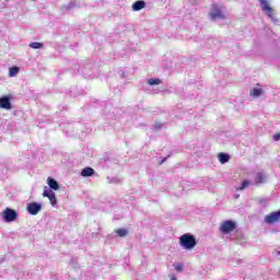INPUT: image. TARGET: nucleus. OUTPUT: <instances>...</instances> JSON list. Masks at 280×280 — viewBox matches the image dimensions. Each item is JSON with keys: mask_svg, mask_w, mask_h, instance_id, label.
Masks as SVG:
<instances>
[{"mask_svg": "<svg viewBox=\"0 0 280 280\" xmlns=\"http://www.w3.org/2000/svg\"><path fill=\"white\" fill-rule=\"evenodd\" d=\"M179 244L182 247L185 248V250H191L196 248V244H197L196 236L189 233L183 234L179 237Z\"/></svg>", "mask_w": 280, "mask_h": 280, "instance_id": "f257e3e1", "label": "nucleus"}, {"mask_svg": "<svg viewBox=\"0 0 280 280\" xmlns=\"http://www.w3.org/2000/svg\"><path fill=\"white\" fill-rule=\"evenodd\" d=\"M18 218L19 213L12 208H5L2 212V219L7 223L14 222Z\"/></svg>", "mask_w": 280, "mask_h": 280, "instance_id": "f03ea898", "label": "nucleus"}, {"mask_svg": "<svg viewBox=\"0 0 280 280\" xmlns=\"http://www.w3.org/2000/svg\"><path fill=\"white\" fill-rule=\"evenodd\" d=\"M235 229H237V223L232 220H226L221 223L220 232L226 235L229 233H233Z\"/></svg>", "mask_w": 280, "mask_h": 280, "instance_id": "7ed1b4c3", "label": "nucleus"}, {"mask_svg": "<svg viewBox=\"0 0 280 280\" xmlns=\"http://www.w3.org/2000/svg\"><path fill=\"white\" fill-rule=\"evenodd\" d=\"M260 1V8L262 9L264 12H266L267 16L271 19L272 23H278L279 19L272 14V8L270 4H268V0H259Z\"/></svg>", "mask_w": 280, "mask_h": 280, "instance_id": "20e7f679", "label": "nucleus"}, {"mask_svg": "<svg viewBox=\"0 0 280 280\" xmlns=\"http://www.w3.org/2000/svg\"><path fill=\"white\" fill-rule=\"evenodd\" d=\"M26 211L30 215H38L43 211V203L33 201L26 206Z\"/></svg>", "mask_w": 280, "mask_h": 280, "instance_id": "39448f33", "label": "nucleus"}, {"mask_svg": "<svg viewBox=\"0 0 280 280\" xmlns=\"http://www.w3.org/2000/svg\"><path fill=\"white\" fill-rule=\"evenodd\" d=\"M44 198H48L50 200L51 207H56L58 205V199L56 198V192L54 190L49 189L47 186L44 188L43 192Z\"/></svg>", "mask_w": 280, "mask_h": 280, "instance_id": "423d86ee", "label": "nucleus"}, {"mask_svg": "<svg viewBox=\"0 0 280 280\" xmlns=\"http://www.w3.org/2000/svg\"><path fill=\"white\" fill-rule=\"evenodd\" d=\"M280 220V210L271 212L265 217L266 224H275V222H279Z\"/></svg>", "mask_w": 280, "mask_h": 280, "instance_id": "0eeeda50", "label": "nucleus"}, {"mask_svg": "<svg viewBox=\"0 0 280 280\" xmlns=\"http://www.w3.org/2000/svg\"><path fill=\"white\" fill-rule=\"evenodd\" d=\"M210 18L212 21H218V19H224V13H222V9H220L218 5H214L210 12Z\"/></svg>", "mask_w": 280, "mask_h": 280, "instance_id": "6e6552de", "label": "nucleus"}, {"mask_svg": "<svg viewBox=\"0 0 280 280\" xmlns=\"http://www.w3.org/2000/svg\"><path fill=\"white\" fill-rule=\"evenodd\" d=\"M12 97L5 95L0 97V108H3L4 110H10L12 108V102H10Z\"/></svg>", "mask_w": 280, "mask_h": 280, "instance_id": "1a4fd4ad", "label": "nucleus"}, {"mask_svg": "<svg viewBox=\"0 0 280 280\" xmlns=\"http://www.w3.org/2000/svg\"><path fill=\"white\" fill-rule=\"evenodd\" d=\"M47 185L51 191H58V189H60V184H58V180L52 177L47 178Z\"/></svg>", "mask_w": 280, "mask_h": 280, "instance_id": "9d476101", "label": "nucleus"}, {"mask_svg": "<svg viewBox=\"0 0 280 280\" xmlns=\"http://www.w3.org/2000/svg\"><path fill=\"white\" fill-rule=\"evenodd\" d=\"M94 174H95V170H93V167L88 166L81 171V176H83V178H89Z\"/></svg>", "mask_w": 280, "mask_h": 280, "instance_id": "9b49d317", "label": "nucleus"}, {"mask_svg": "<svg viewBox=\"0 0 280 280\" xmlns=\"http://www.w3.org/2000/svg\"><path fill=\"white\" fill-rule=\"evenodd\" d=\"M145 8V1L138 0L132 4L133 12H139L140 10H143Z\"/></svg>", "mask_w": 280, "mask_h": 280, "instance_id": "f8f14e48", "label": "nucleus"}, {"mask_svg": "<svg viewBox=\"0 0 280 280\" xmlns=\"http://www.w3.org/2000/svg\"><path fill=\"white\" fill-rule=\"evenodd\" d=\"M254 182L256 183V185H261V183H266V175L264 173H257Z\"/></svg>", "mask_w": 280, "mask_h": 280, "instance_id": "ddd939ff", "label": "nucleus"}, {"mask_svg": "<svg viewBox=\"0 0 280 280\" xmlns=\"http://www.w3.org/2000/svg\"><path fill=\"white\" fill-rule=\"evenodd\" d=\"M250 95H252V97H261V95H264V89H261V88H254L250 91Z\"/></svg>", "mask_w": 280, "mask_h": 280, "instance_id": "4468645a", "label": "nucleus"}, {"mask_svg": "<svg viewBox=\"0 0 280 280\" xmlns=\"http://www.w3.org/2000/svg\"><path fill=\"white\" fill-rule=\"evenodd\" d=\"M218 159L220 163L224 165V163H229V161H231V155H229V153H219Z\"/></svg>", "mask_w": 280, "mask_h": 280, "instance_id": "2eb2a0df", "label": "nucleus"}, {"mask_svg": "<svg viewBox=\"0 0 280 280\" xmlns=\"http://www.w3.org/2000/svg\"><path fill=\"white\" fill-rule=\"evenodd\" d=\"M19 71H20L19 67H11L9 69L10 78H14V77L19 75Z\"/></svg>", "mask_w": 280, "mask_h": 280, "instance_id": "dca6fc26", "label": "nucleus"}, {"mask_svg": "<svg viewBox=\"0 0 280 280\" xmlns=\"http://www.w3.org/2000/svg\"><path fill=\"white\" fill-rule=\"evenodd\" d=\"M28 47H31V49H43L44 45L40 42H33Z\"/></svg>", "mask_w": 280, "mask_h": 280, "instance_id": "f3484780", "label": "nucleus"}, {"mask_svg": "<svg viewBox=\"0 0 280 280\" xmlns=\"http://www.w3.org/2000/svg\"><path fill=\"white\" fill-rule=\"evenodd\" d=\"M250 185H253V183H250V180L245 179L242 182L241 187H238L240 191H244V189H246V187H250Z\"/></svg>", "mask_w": 280, "mask_h": 280, "instance_id": "a211bd4d", "label": "nucleus"}, {"mask_svg": "<svg viewBox=\"0 0 280 280\" xmlns=\"http://www.w3.org/2000/svg\"><path fill=\"white\" fill-rule=\"evenodd\" d=\"M148 84L150 86H159V84H161V79H149Z\"/></svg>", "mask_w": 280, "mask_h": 280, "instance_id": "6ab92c4d", "label": "nucleus"}, {"mask_svg": "<svg viewBox=\"0 0 280 280\" xmlns=\"http://www.w3.org/2000/svg\"><path fill=\"white\" fill-rule=\"evenodd\" d=\"M116 233L119 237H126V235H128V230L126 229H119V230H116Z\"/></svg>", "mask_w": 280, "mask_h": 280, "instance_id": "aec40b11", "label": "nucleus"}, {"mask_svg": "<svg viewBox=\"0 0 280 280\" xmlns=\"http://www.w3.org/2000/svg\"><path fill=\"white\" fill-rule=\"evenodd\" d=\"M73 8H75V3L74 2H70L67 7L68 10H73Z\"/></svg>", "mask_w": 280, "mask_h": 280, "instance_id": "412c9836", "label": "nucleus"}, {"mask_svg": "<svg viewBox=\"0 0 280 280\" xmlns=\"http://www.w3.org/2000/svg\"><path fill=\"white\" fill-rule=\"evenodd\" d=\"M273 141H280V133L273 135Z\"/></svg>", "mask_w": 280, "mask_h": 280, "instance_id": "4be33fe9", "label": "nucleus"}, {"mask_svg": "<svg viewBox=\"0 0 280 280\" xmlns=\"http://www.w3.org/2000/svg\"><path fill=\"white\" fill-rule=\"evenodd\" d=\"M108 180H109V183H117V178H115V177H113V178L108 177Z\"/></svg>", "mask_w": 280, "mask_h": 280, "instance_id": "5701e85b", "label": "nucleus"}, {"mask_svg": "<svg viewBox=\"0 0 280 280\" xmlns=\"http://www.w3.org/2000/svg\"><path fill=\"white\" fill-rule=\"evenodd\" d=\"M175 270H177V272H180V270H183V267L182 266H176Z\"/></svg>", "mask_w": 280, "mask_h": 280, "instance_id": "b1692460", "label": "nucleus"}, {"mask_svg": "<svg viewBox=\"0 0 280 280\" xmlns=\"http://www.w3.org/2000/svg\"><path fill=\"white\" fill-rule=\"evenodd\" d=\"M156 130H159V128H161V125H155Z\"/></svg>", "mask_w": 280, "mask_h": 280, "instance_id": "393cba45", "label": "nucleus"}, {"mask_svg": "<svg viewBox=\"0 0 280 280\" xmlns=\"http://www.w3.org/2000/svg\"><path fill=\"white\" fill-rule=\"evenodd\" d=\"M171 280H176V277H175V276H172V277H171Z\"/></svg>", "mask_w": 280, "mask_h": 280, "instance_id": "a878e982", "label": "nucleus"}, {"mask_svg": "<svg viewBox=\"0 0 280 280\" xmlns=\"http://www.w3.org/2000/svg\"><path fill=\"white\" fill-rule=\"evenodd\" d=\"M235 198H240V195H235Z\"/></svg>", "mask_w": 280, "mask_h": 280, "instance_id": "bb28decb", "label": "nucleus"}, {"mask_svg": "<svg viewBox=\"0 0 280 280\" xmlns=\"http://www.w3.org/2000/svg\"><path fill=\"white\" fill-rule=\"evenodd\" d=\"M277 255H280V250H279V252H277Z\"/></svg>", "mask_w": 280, "mask_h": 280, "instance_id": "cd10ccee", "label": "nucleus"}, {"mask_svg": "<svg viewBox=\"0 0 280 280\" xmlns=\"http://www.w3.org/2000/svg\"><path fill=\"white\" fill-rule=\"evenodd\" d=\"M162 163H165V160H163Z\"/></svg>", "mask_w": 280, "mask_h": 280, "instance_id": "c85d7f7f", "label": "nucleus"}, {"mask_svg": "<svg viewBox=\"0 0 280 280\" xmlns=\"http://www.w3.org/2000/svg\"><path fill=\"white\" fill-rule=\"evenodd\" d=\"M4 1H7V2H8V1H10V0H4Z\"/></svg>", "mask_w": 280, "mask_h": 280, "instance_id": "c756f323", "label": "nucleus"}]
</instances>
